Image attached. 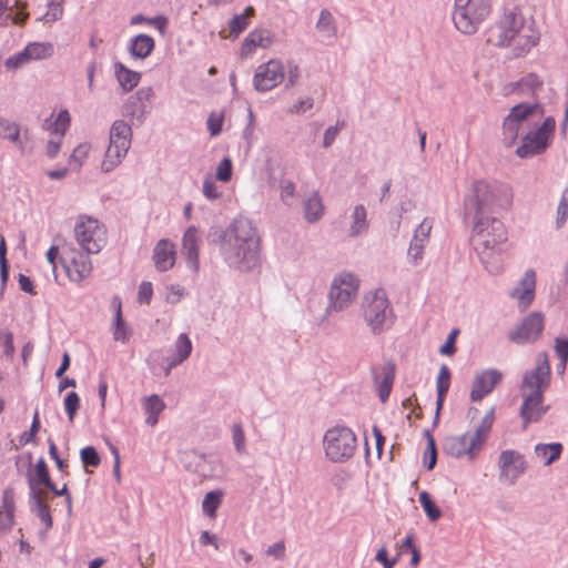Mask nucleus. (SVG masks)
<instances>
[{
	"mask_svg": "<svg viewBox=\"0 0 568 568\" xmlns=\"http://www.w3.org/2000/svg\"><path fill=\"white\" fill-rule=\"evenodd\" d=\"M523 404L520 407V417L523 419V428L526 429L528 424L538 422L548 410V406L544 405V394L521 395Z\"/></svg>",
	"mask_w": 568,
	"mask_h": 568,
	"instance_id": "obj_23",
	"label": "nucleus"
},
{
	"mask_svg": "<svg viewBox=\"0 0 568 568\" xmlns=\"http://www.w3.org/2000/svg\"><path fill=\"white\" fill-rule=\"evenodd\" d=\"M29 498L31 510L36 513L39 519L44 524L45 530L51 529L53 523L47 504V494L36 493L34 489H32V494H29Z\"/></svg>",
	"mask_w": 568,
	"mask_h": 568,
	"instance_id": "obj_31",
	"label": "nucleus"
},
{
	"mask_svg": "<svg viewBox=\"0 0 568 568\" xmlns=\"http://www.w3.org/2000/svg\"><path fill=\"white\" fill-rule=\"evenodd\" d=\"M151 87L140 88L135 93L129 97L124 104V114L139 124H142L151 111V100L153 98Z\"/></svg>",
	"mask_w": 568,
	"mask_h": 568,
	"instance_id": "obj_20",
	"label": "nucleus"
},
{
	"mask_svg": "<svg viewBox=\"0 0 568 568\" xmlns=\"http://www.w3.org/2000/svg\"><path fill=\"white\" fill-rule=\"evenodd\" d=\"M285 78L282 61L272 59L258 65L253 78V85L260 92H266L277 87Z\"/></svg>",
	"mask_w": 568,
	"mask_h": 568,
	"instance_id": "obj_17",
	"label": "nucleus"
},
{
	"mask_svg": "<svg viewBox=\"0 0 568 568\" xmlns=\"http://www.w3.org/2000/svg\"><path fill=\"white\" fill-rule=\"evenodd\" d=\"M343 126H344V123L338 122L336 125L329 126L325 130L324 136H323V146L324 148H329L334 143L336 136L338 135V133L343 129Z\"/></svg>",
	"mask_w": 568,
	"mask_h": 568,
	"instance_id": "obj_63",
	"label": "nucleus"
},
{
	"mask_svg": "<svg viewBox=\"0 0 568 568\" xmlns=\"http://www.w3.org/2000/svg\"><path fill=\"white\" fill-rule=\"evenodd\" d=\"M154 39L149 34H138L130 41L129 52L134 59L148 58L154 49Z\"/></svg>",
	"mask_w": 568,
	"mask_h": 568,
	"instance_id": "obj_32",
	"label": "nucleus"
},
{
	"mask_svg": "<svg viewBox=\"0 0 568 568\" xmlns=\"http://www.w3.org/2000/svg\"><path fill=\"white\" fill-rule=\"evenodd\" d=\"M393 385V375L387 373L383 376V378L377 383V393L383 403H385L390 394Z\"/></svg>",
	"mask_w": 568,
	"mask_h": 568,
	"instance_id": "obj_55",
	"label": "nucleus"
},
{
	"mask_svg": "<svg viewBox=\"0 0 568 568\" xmlns=\"http://www.w3.org/2000/svg\"><path fill=\"white\" fill-rule=\"evenodd\" d=\"M324 204L317 192L312 193L304 202V217L308 223L320 221L324 214Z\"/></svg>",
	"mask_w": 568,
	"mask_h": 568,
	"instance_id": "obj_37",
	"label": "nucleus"
},
{
	"mask_svg": "<svg viewBox=\"0 0 568 568\" xmlns=\"http://www.w3.org/2000/svg\"><path fill=\"white\" fill-rule=\"evenodd\" d=\"M362 316L375 335L382 334L393 325L394 314L384 290L378 288L364 295Z\"/></svg>",
	"mask_w": 568,
	"mask_h": 568,
	"instance_id": "obj_7",
	"label": "nucleus"
},
{
	"mask_svg": "<svg viewBox=\"0 0 568 568\" xmlns=\"http://www.w3.org/2000/svg\"><path fill=\"white\" fill-rule=\"evenodd\" d=\"M486 34L491 45L510 48L513 58L526 55L539 41L538 33L526 26L523 14L515 10H506Z\"/></svg>",
	"mask_w": 568,
	"mask_h": 568,
	"instance_id": "obj_2",
	"label": "nucleus"
},
{
	"mask_svg": "<svg viewBox=\"0 0 568 568\" xmlns=\"http://www.w3.org/2000/svg\"><path fill=\"white\" fill-rule=\"evenodd\" d=\"M513 190L509 185L478 180L473 183L470 192L466 195L465 207L475 216H493V214L509 210L513 205Z\"/></svg>",
	"mask_w": 568,
	"mask_h": 568,
	"instance_id": "obj_4",
	"label": "nucleus"
},
{
	"mask_svg": "<svg viewBox=\"0 0 568 568\" xmlns=\"http://www.w3.org/2000/svg\"><path fill=\"white\" fill-rule=\"evenodd\" d=\"M232 442L239 455L246 453L245 434L240 423L232 425Z\"/></svg>",
	"mask_w": 568,
	"mask_h": 568,
	"instance_id": "obj_50",
	"label": "nucleus"
},
{
	"mask_svg": "<svg viewBox=\"0 0 568 568\" xmlns=\"http://www.w3.org/2000/svg\"><path fill=\"white\" fill-rule=\"evenodd\" d=\"M111 308L114 312L112 323V335L115 341L126 343L131 336V328L122 317V302L119 296H113L111 300Z\"/></svg>",
	"mask_w": 568,
	"mask_h": 568,
	"instance_id": "obj_29",
	"label": "nucleus"
},
{
	"mask_svg": "<svg viewBox=\"0 0 568 568\" xmlns=\"http://www.w3.org/2000/svg\"><path fill=\"white\" fill-rule=\"evenodd\" d=\"M202 193L210 201H214L221 197V192L219 191L216 183L213 181L211 176H206L204 179L202 185Z\"/></svg>",
	"mask_w": 568,
	"mask_h": 568,
	"instance_id": "obj_54",
	"label": "nucleus"
},
{
	"mask_svg": "<svg viewBox=\"0 0 568 568\" xmlns=\"http://www.w3.org/2000/svg\"><path fill=\"white\" fill-rule=\"evenodd\" d=\"M568 216V189L561 193V199L557 207V226L560 227L566 222Z\"/></svg>",
	"mask_w": 568,
	"mask_h": 568,
	"instance_id": "obj_56",
	"label": "nucleus"
},
{
	"mask_svg": "<svg viewBox=\"0 0 568 568\" xmlns=\"http://www.w3.org/2000/svg\"><path fill=\"white\" fill-rule=\"evenodd\" d=\"M199 245L200 235L197 227L189 226L182 237V254L185 257L187 267L193 273H197L200 270Z\"/></svg>",
	"mask_w": 568,
	"mask_h": 568,
	"instance_id": "obj_24",
	"label": "nucleus"
},
{
	"mask_svg": "<svg viewBox=\"0 0 568 568\" xmlns=\"http://www.w3.org/2000/svg\"><path fill=\"white\" fill-rule=\"evenodd\" d=\"M28 62H30V60L27 57V53L23 49L22 51L9 57L6 60V67L11 70H17V69L21 68L22 65L27 64Z\"/></svg>",
	"mask_w": 568,
	"mask_h": 568,
	"instance_id": "obj_59",
	"label": "nucleus"
},
{
	"mask_svg": "<svg viewBox=\"0 0 568 568\" xmlns=\"http://www.w3.org/2000/svg\"><path fill=\"white\" fill-rule=\"evenodd\" d=\"M490 11V0H455L453 10L454 26L464 34H475Z\"/></svg>",
	"mask_w": 568,
	"mask_h": 568,
	"instance_id": "obj_9",
	"label": "nucleus"
},
{
	"mask_svg": "<svg viewBox=\"0 0 568 568\" xmlns=\"http://www.w3.org/2000/svg\"><path fill=\"white\" fill-rule=\"evenodd\" d=\"M254 14V9L252 7H247L242 14H236L230 21V31L235 37L239 36L248 24V18Z\"/></svg>",
	"mask_w": 568,
	"mask_h": 568,
	"instance_id": "obj_44",
	"label": "nucleus"
},
{
	"mask_svg": "<svg viewBox=\"0 0 568 568\" xmlns=\"http://www.w3.org/2000/svg\"><path fill=\"white\" fill-rule=\"evenodd\" d=\"M450 386V371L446 365H442L439 369V374L436 379V389H437V400H436V412H435V423H437L439 418V412L444 405L446 394Z\"/></svg>",
	"mask_w": 568,
	"mask_h": 568,
	"instance_id": "obj_35",
	"label": "nucleus"
},
{
	"mask_svg": "<svg viewBox=\"0 0 568 568\" xmlns=\"http://www.w3.org/2000/svg\"><path fill=\"white\" fill-rule=\"evenodd\" d=\"M419 503L429 520L436 521L440 518L442 511L434 504V501L430 498V495L427 491H422L419 494Z\"/></svg>",
	"mask_w": 568,
	"mask_h": 568,
	"instance_id": "obj_45",
	"label": "nucleus"
},
{
	"mask_svg": "<svg viewBox=\"0 0 568 568\" xmlns=\"http://www.w3.org/2000/svg\"><path fill=\"white\" fill-rule=\"evenodd\" d=\"M19 4L18 0H13V4H10L9 0H0V24L11 20L16 24H22L28 18V14L22 11H13Z\"/></svg>",
	"mask_w": 568,
	"mask_h": 568,
	"instance_id": "obj_40",
	"label": "nucleus"
},
{
	"mask_svg": "<svg viewBox=\"0 0 568 568\" xmlns=\"http://www.w3.org/2000/svg\"><path fill=\"white\" fill-rule=\"evenodd\" d=\"M356 443V436L351 428L334 426L323 437L325 456L332 463H345L353 457Z\"/></svg>",
	"mask_w": 568,
	"mask_h": 568,
	"instance_id": "obj_12",
	"label": "nucleus"
},
{
	"mask_svg": "<svg viewBox=\"0 0 568 568\" xmlns=\"http://www.w3.org/2000/svg\"><path fill=\"white\" fill-rule=\"evenodd\" d=\"M186 457L191 459L185 467L203 478H216L223 473L222 463L217 457L206 456L197 452H190Z\"/></svg>",
	"mask_w": 568,
	"mask_h": 568,
	"instance_id": "obj_21",
	"label": "nucleus"
},
{
	"mask_svg": "<svg viewBox=\"0 0 568 568\" xmlns=\"http://www.w3.org/2000/svg\"><path fill=\"white\" fill-rule=\"evenodd\" d=\"M495 420V407H490L473 429L447 436L444 440V452L455 458L474 460L483 450Z\"/></svg>",
	"mask_w": 568,
	"mask_h": 568,
	"instance_id": "obj_5",
	"label": "nucleus"
},
{
	"mask_svg": "<svg viewBox=\"0 0 568 568\" xmlns=\"http://www.w3.org/2000/svg\"><path fill=\"white\" fill-rule=\"evenodd\" d=\"M144 410L146 416L145 423L150 426H154L159 420V415L165 408L164 402L159 395H151L144 398Z\"/></svg>",
	"mask_w": 568,
	"mask_h": 568,
	"instance_id": "obj_41",
	"label": "nucleus"
},
{
	"mask_svg": "<svg viewBox=\"0 0 568 568\" xmlns=\"http://www.w3.org/2000/svg\"><path fill=\"white\" fill-rule=\"evenodd\" d=\"M274 42V37L266 29L251 31L243 41L241 54L247 58L253 54L256 48L267 49Z\"/></svg>",
	"mask_w": 568,
	"mask_h": 568,
	"instance_id": "obj_28",
	"label": "nucleus"
},
{
	"mask_svg": "<svg viewBox=\"0 0 568 568\" xmlns=\"http://www.w3.org/2000/svg\"><path fill=\"white\" fill-rule=\"evenodd\" d=\"M224 116L222 113L212 112L207 119V130L212 136H216L222 131Z\"/></svg>",
	"mask_w": 568,
	"mask_h": 568,
	"instance_id": "obj_58",
	"label": "nucleus"
},
{
	"mask_svg": "<svg viewBox=\"0 0 568 568\" xmlns=\"http://www.w3.org/2000/svg\"><path fill=\"white\" fill-rule=\"evenodd\" d=\"M24 51L30 61L50 58L54 52L53 45L50 42L29 43Z\"/></svg>",
	"mask_w": 568,
	"mask_h": 568,
	"instance_id": "obj_42",
	"label": "nucleus"
},
{
	"mask_svg": "<svg viewBox=\"0 0 568 568\" xmlns=\"http://www.w3.org/2000/svg\"><path fill=\"white\" fill-rule=\"evenodd\" d=\"M192 342L186 333H181L174 343L172 365H180L186 361L192 353Z\"/></svg>",
	"mask_w": 568,
	"mask_h": 568,
	"instance_id": "obj_39",
	"label": "nucleus"
},
{
	"mask_svg": "<svg viewBox=\"0 0 568 568\" xmlns=\"http://www.w3.org/2000/svg\"><path fill=\"white\" fill-rule=\"evenodd\" d=\"M232 162L229 158H224L216 168V179L221 182H229L232 178Z\"/></svg>",
	"mask_w": 568,
	"mask_h": 568,
	"instance_id": "obj_57",
	"label": "nucleus"
},
{
	"mask_svg": "<svg viewBox=\"0 0 568 568\" xmlns=\"http://www.w3.org/2000/svg\"><path fill=\"white\" fill-rule=\"evenodd\" d=\"M555 128L556 121L552 116L545 118L540 124L535 123L521 135L520 144L515 151L516 155L520 159H529L546 152Z\"/></svg>",
	"mask_w": 568,
	"mask_h": 568,
	"instance_id": "obj_11",
	"label": "nucleus"
},
{
	"mask_svg": "<svg viewBox=\"0 0 568 568\" xmlns=\"http://www.w3.org/2000/svg\"><path fill=\"white\" fill-rule=\"evenodd\" d=\"M219 251L232 270L253 271L260 263L261 240L257 227L245 216L235 217L219 234Z\"/></svg>",
	"mask_w": 568,
	"mask_h": 568,
	"instance_id": "obj_1",
	"label": "nucleus"
},
{
	"mask_svg": "<svg viewBox=\"0 0 568 568\" xmlns=\"http://www.w3.org/2000/svg\"><path fill=\"white\" fill-rule=\"evenodd\" d=\"M153 295V286L151 282L143 281L139 286L138 302L140 304H149Z\"/></svg>",
	"mask_w": 568,
	"mask_h": 568,
	"instance_id": "obj_62",
	"label": "nucleus"
},
{
	"mask_svg": "<svg viewBox=\"0 0 568 568\" xmlns=\"http://www.w3.org/2000/svg\"><path fill=\"white\" fill-rule=\"evenodd\" d=\"M536 287V275L532 270L526 271L518 284L510 291L509 295L518 300L519 306L526 308L534 300Z\"/></svg>",
	"mask_w": 568,
	"mask_h": 568,
	"instance_id": "obj_27",
	"label": "nucleus"
},
{
	"mask_svg": "<svg viewBox=\"0 0 568 568\" xmlns=\"http://www.w3.org/2000/svg\"><path fill=\"white\" fill-rule=\"evenodd\" d=\"M426 245V243L410 240L407 251V258L412 265L417 266L420 264L424 258V250Z\"/></svg>",
	"mask_w": 568,
	"mask_h": 568,
	"instance_id": "obj_48",
	"label": "nucleus"
},
{
	"mask_svg": "<svg viewBox=\"0 0 568 568\" xmlns=\"http://www.w3.org/2000/svg\"><path fill=\"white\" fill-rule=\"evenodd\" d=\"M551 371L549 358L546 352H540L536 356L535 368L527 371L520 384L521 395L544 394L550 384Z\"/></svg>",
	"mask_w": 568,
	"mask_h": 568,
	"instance_id": "obj_14",
	"label": "nucleus"
},
{
	"mask_svg": "<svg viewBox=\"0 0 568 568\" xmlns=\"http://www.w3.org/2000/svg\"><path fill=\"white\" fill-rule=\"evenodd\" d=\"M544 115V108L538 101L521 102L514 105L503 119L500 139L506 148L514 146L519 136L529 130Z\"/></svg>",
	"mask_w": 568,
	"mask_h": 568,
	"instance_id": "obj_6",
	"label": "nucleus"
},
{
	"mask_svg": "<svg viewBox=\"0 0 568 568\" xmlns=\"http://www.w3.org/2000/svg\"><path fill=\"white\" fill-rule=\"evenodd\" d=\"M499 480L507 485H514L526 471L525 456L515 449L503 450L498 457Z\"/></svg>",
	"mask_w": 568,
	"mask_h": 568,
	"instance_id": "obj_16",
	"label": "nucleus"
},
{
	"mask_svg": "<svg viewBox=\"0 0 568 568\" xmlns=\"http://www.w3.org/2000/svg\"><path fill=\"white\" fill-rule=\"evenodd\" d=\"M114 73H115L119 84L125 92H129L132 89H134L141 80L140 72L128 69L121 62H116L114 64Z\"/></svg>",
	"mask_w": 568,
	"mask_h": 568,
	"instance_id": "obj_36",
	"label": "nucleus"
},
{
	"mask_svg": "<svg viewBox=\"0 0 568 568\" xmlns=\"http://www.w3.org/2000/svg\"><path fill=\"white\" fill-rule=\"evenodd\" d=\"M471 241L485 268L496 274L500 271L497 258L507 241L504 223L495 216H474Z\"/></svg>",
	"mask_w": 568,
	"mask_h": 568,
	"instance_id": "obj_3",
	"label": "nucleus"
},
{
	"mask_svg": "<svg viewBox=\"0 0 568 568\" xmlns=\"http://www.w3.org/2000/svg\"><path fill=\"white\" fill-rule=\"evenodd\" d=\"M91 150V145L88 143L79 144L71 154V161L77 162L78 166L82 165V162L87 159L89 152Z\"/></svg>",
	"mask_w": 568,
	"mask_h": 568,
	"instance_id": "obj_64",
	"label": "nucleus"
},
{
	"mask_svg": "<svg viewBox=\"0 0 568 568\" xmlns=\"http://www.w3.org/2000/svg\"><path fill=\"white\" fill-rule=\"evenodd\" d=\"M152 260L159 272H166L171 270L176 260L174 243L166 239L160 240L153 248Z\"/></svg>",
	"mask_w": 568,
	"mask_h": 568,
	"instance_id": "obj_26",
	"label": "nucleus"
},
{
	"mask_svg": "<svg viewBox=\"0 0 568 568\" xmlns=\"http://www.w3.org/2000/svg\"><path fill=\"white\" fill-rule=\"evenodd\" d=\"M63 16V7L60 1H50L47 6V11L42 16L41 20L44 23H52L60 20Z\"/></svg>",
	"mask_w": 568,
	"mask_h": 568,
	"instance_id": "obj_49",
	"label": "nucleus"
},
{
	"mask_svg": "<svg viewBox=\"0 0 568 568\" xmlns=\"http://www.w3.org/2000/svg\"><path fill=\"white\" fill-rule=\"evenodd\" d=\"M358 288L359 280L354 273L347 271L337 273L331 282L323 320L326 321L334 312H343L348 308L355 300Z\"/></svg>",
	"mask_w": 568,
	"mask_h": 568,
	"instance_id": "obj_8",
	"label": "nucleus"
},
{
	"mask_svg": "<svg viewBox=\"0 0 568 568\" xmlns=\"http://www.w3.org/2000/svg\"><path fill=\"white\" fill-rule=\"evenodd\" d=\"M542 88V81L535 73L527 74L521 78L518 82V89L523 92H530L536 95L537 92Z\"/></svg>",
	"mask_w": 568,
	"mask_h": 568,
	"instance_id": "obj_46",
	"label": "nucleus"
},
{
	"mask_svg": "<svg viewBox=\"0 0 568 568\" xmlns=\"http://www.w3.org/2000/svg\"><path fill=\"white\" fill-rule=\"evenodd\" d=\"M0 136L13 143L22 153H30L32 148L29 145V132H21L19 124L7 119L0 118Z\"/></svg>",
	"mask_w": 568,
	"mask_h": 568,
	"instance_id": "obj_25",
	"label": "nucleus"
},
{
	"mask_svg": "<svg viewBox=\"0 0 568 568\" xmlns=\"http://www.w3.org/2000/svg\"><path fill=\"white\" fill-rule=\"evenodd\" d=\"M28 484L29 494H32V489H34L36 493L45 494V491L40 488L41 485L45 488H53V481L50 478L49 469L43 458L37 462L36 474L28 475Z\"/></svg>",
	"mask_w": 568,
	"mask_h": 568,
	"instance_id": "obj_30",
	"label": "nucleus"
},
{
	"mask_svg": "<svg viewBox=\"0 0 568 568\" xmlns=\"http://www.w3.org/2000/svg\"><path fill=\"white\" fill-rule=\"evenodd\" d=\"M60 262L73 282L83 281L92 271V262L88 253L78 251L72 244L65 243L61 246Z\"/></svg>",
	"mask_w": 568,
	"mask_h": 568,
	"instance_id": "obj_15",
	"label": "nucleus"
},
{
	"mask_svg": "<svg viewBox=\"0 0 568 568\" xmlns=\"http://www.w3.org/2000/svg\"><path fill=\"white\" fill-rule=\"evenodd\" d=\"M314 106V99L308 97L302 100H298L294 103L287 111L290 114H303L311 110Z\"/></svg>",
	"mask_w": 568,
	"mask_h": 568,
	"instance_id": "obj_60",
	"label": "nucleus"
},
{
	"mask_svg": "<svg viewBox=\"0 0 568 568\" xmlns=\"http://www.w3.org/2000/svg\"><path fill=\"white\" fill-rule=\"evenodd\" d=\"M315 28L317 32L325 39H334L336 37V21L332 12L327 9L321 10Z\"/></svg>",
	"mask_w": 568,
	"mask_h": 568,
	"instance_id": "obj_38",
	"label": "nucleus"
},
{
	"mask_svg": "<svg viewBox=\"0 0 568 568\" xmlns=\"http://www.w3.org/2000/svg\"><path fill=\"white\" fill-rule=\"evenodd\" d=\"M222 501V493L221 491H210L204 496L202 501V509L205 515L209 517H215L216 510Z\"/></svg>",
	"mask_w": 568,
	"mask_h": 568,
	"instance_id": "obj_43",
	"label": "nucleus"
},
{
	"mask_svg": "<svg viewBox=\"0 0 568 568\" xmlns=\"http://www.w3.org/2000/svg\"><path fill=\"white\" fill-rule=\"evenodd\" d=\"M79 246L88 254H98L106 244V230L97 219L81 216L74 225Z\"/></svg>",
	"mask_w": 568,
	"mask_h": 568,
	"instance_id": "obj_13",
	"label": "nucleus"
},
{
	"mask_svg": "<svg viewBox=\"0 0 568 568\" xmlns=\"http://www.w3.org/2000/svg\"><path fill=\"white\" fill-rule=\"evenodd\" d=\"M544 331V316L541 313H530L521 323L508 333V339L518 344L535 343Z\"/></svg>",
	"mask_w": 568,
	"mask_h": 568,
	"instance_id": "obj_18",
	"label": "nucleus"
},
{
	"mask_svg": "<svg viewBox=\"0 0 568 568\" xmlns=\"http://www.w3.org/2000/svg\"><path fill=\"white\" fill-rule=\"evenodd\" d=\"M132 129L124 120H115L109 131V144L105 150L101 171L112 172L118 168L126 156L132 142Z\"/></svg>",
	"mask_w": 568,
	"mask_h": 568,
	"instance_id": "obj_10",
	"label": "nucleus"
},
{
	"mask_svg": "<svg viewBox=\"0 0 568 568\" xmlns=\"http://www.w3.org/2000/svg\"><path fill=\"white\" fill-rule=\"evenodd\" d=\"M369 223L367 220V211L363 204L354 206L351 214V225L348 229V236L357 237L367 232Z\"/></svg>",
	"mask_w": 568,
	"mask_h": 568,
	"instance_id": "obj_34",
	"label": "nucleus"
},
{
	"mask_svg": "<svg viewBox=\"0 0 568 568\" xmlns=\"http://www.w3.org/2000/svg\"><path fill=\"white\" fill-rule=\"evenodd\" d=\"M80 407V397L75 392H70L64 398V409L70 422L74 420L77 410Z\"/></svg>",
	"mask_w": 568,
	"mask_h": 568,
	"instance_id": "obj_52",
	"label": "nucleus"
},
{
	"mask_svg": "<svg viewBox=\"0 0 568 568\" xmlns=\"http://www.w3.org/2000/svg\"><path fill=\"white\" fill-rule=\"evenodd\" d=\"M501 379L503 374L498 369L489 368L478 372L473 381L470 399L473 402H480L494 390Z\"/></svg>",
	"mask_w": 568,
	"mask_h": 568,
	"instance_id": "obj_22",
	"label": "nucleus"
},
{
	"mask_svg": "<svg viewBox=\"0 0 568 568\" xmlns=\"http://www.w3.org/2000/svg\"><path fill=\"white\" fill-rule=\"evenodd\" d=\"M432 227V221H429L428 219H424L420 222V224L415 229L412 240L427 244L429 242Z\"/></svg>",
	"mask_w": 568,
	"mask_h": 568,
	"instance_id": "obj_53",
	"label": "nucleus"
},
{
	"mask_svg": "<svg viewBox=\"0 0 568 568\" xmlns=\"http://www.w3.org/2000/svg\"><path fill=\"white\" fill-rule=\"evenodd\" d=\"M562 449L564 446L560 443H539L534 447V454L535 457L539 459L544 466H549L560 458Z\"/></svg>",
	"mask_w": 568,
	"mask_h": 568,
	"instance_id": "obj_33",
	"label": "nucleus"
},
{
	"mask_svg": "<svg viewBox=\"0 0 568 568\" xmlns=\"http://www.w3.org/2000/svg\"><path fill=\"white\" fill-rule=\"evenodd\" d=\"M185 295V290L181 285H170L168 287V294L165 301L169 304H178Z\"/></svg>",
	"mask_w": 568,
	"mask_h": 568,
	"instance_id": "obj_61",
	"label": "nucleus"
},
{
	"mask_svg": "<svg viewBox=\"0 0 568 568\" xmlns=\"http://www.w3.org/2000/svg\"><path fill=\"white\" fill-rule=\"evenodd\" d=\"M424 435L427 438V449L425 450L424 465L428 470H432L437 462V450L435 439L429 430H425Z\"/></svg>",
	"mask_w": 568,
	"mask_h": 568,
	"instance_id": "obj_47",
	"label": "nucleus"
},
{
	"mask_svg": "<svg viewBox=\"0 0 568 568\" xmlns=\"http://www.w3.org/2000/svg\"><path fill=\"white\" fill-rule=\"evenodd\" d=\"M70 114L68 110H61L57 118H48L43 123V129L51 133L47 143L45 153L50 159L57 156L60 151L63 136L70 125Z\"/></svg>",
	"mask_w": 568,
	"mask_h": 568,
	"instance_id": "obj_19",
	"label": "nucleus"
},
{
	"mask_svg": "<svg viewBox=\"0 0 568 568\" xmlns=\"http://www.w3.org/2000/svg\"><path fill=\"white\" fill-rule=\"evenodd\" d=\"M80 458L85 467H98L101 458L93 446H87L80 450Z\"/></svg>",
	"mask_w": 568,
	"mask_h": 568,
	"instance_id": "obj_51",
	"label": "nucleus"
}]
</instances>
